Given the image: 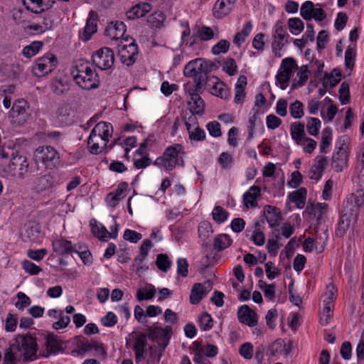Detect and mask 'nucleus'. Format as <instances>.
Listing matches in <instances>:
<instances>
[{"label":"nucleus","instance_id":"nucleus-55","mask_svg":"<svg viewBox=\"0 0 364 364\" xmlns=\"http://www.w3.org/2000/svg\"><path fill=\"white\" fill-rule=\"evenodd\" d=\"M78 355H85L87 352L92 350L91 342L85 338H79L76 342Z\"/></svg>","mask_w":364,"mask_h":364},{"label":"nucleus","instance_id":"nucleus-58","mask_svg":"<svg viewBox=\"0 0 364 364\" xmlns=\"http://www.w3.org/2000/svg\"><path fill=\"white\" fill-rule=\"evenodd\" d=\"M253 352V345L249 342L242 344L239 349L240 354L246 360H250L252 358Z\"/></svg>","mask_w":364,"mask_h":364},{"label":"nucleus","instance_id":"nucleus-29","mask_svg":"<svg viewBox=\"0 0 364 364\" xmlns=\"http://www.w3.org/2000/svg\"><path fill=\"white\" fill-rule=\"evenodd\" d=\"M210 84V86L212 85V93L215 96L222 99H226L229 96V91L226 85L218 77L212 76Z\"/></svg>","mask_w":364,"mask_h":364},{"label":"nucleus","instance_id":"nucleus-41","mask_svg":"<svg viewBox=\"0 0 364 364\" xmlns=\"http://www.w3.org/2000/svg\"><path fill=\"white\" fill-rule=\"evenodd\" d=\"M212 225L208 221H202L198 227L199 237L205 241L213 233Z\"/></svg>","mask_w":364,"mask_h":364},{"label":"nucleus","instance_id":"nucleus-51","mask_svg":"<svg viewBox=\"0 0 364 364\" xmlns=\"http://www.w3.org/2000/svg\"><path fill=\"white\" fill-rule=\"evenodd\" d=\"M356 53L353 48L348 47L345 53V65L347 69L352 70L355 65Z\"/></svg>","mask_w":364,"mask_h":364},{"label":"nucleus","instance_id":"nucleus-64","mask_svg":"<svg viewBox=\"0 0 364 364\" xmlns=\"http://www.w3.org/2000/svg\"><path fill=\"white\" fill-rule=\"evenodd\" d=\"M22 267L31 275H36L42 270L40 267L29 260L23 261Z\"/></svg>","mask_w":364,"mask_h":364},{"label":"nucleus","instance_id":"nucleus-36","mask_svg":"<svg viewBox=\"0 0 364 364\" xmlns=\"http://www.w3.org/2000/svg\"><path fill=\"white\" fill-rule=\"evenodd\" d=\"M232 240L228 235L220 234L214 239V248L218 252H220L228 247L232 244Z\"/></svg>","mask_w":364,"mask_h":364},{"label":"nucleus","instance_id":"nucleus-48","mask_svg":"<svg viewBox=\"0 0 364 364\" xmlns=\"http://www.w3.org/2000/svg\"><path fill=\"white\" fill-rule=\"evenodd\" d=\"M198 323L201 330L208 331L213 327V321L209 314L204 312L198 318Z\"/></svg>","mask_w":364,"mask_h":364},{"label":"nucleus","instance_id":"nucleus-59","mask_svg":"<svg viewBox=\"0 0 364 364\" xmlns=\"http://www.w3.org/2000/svg\"><path fill=\"white\" fill-rule=\"evenodd\" d=\"M310 74L311 71L309 70L308 65H301L299 68V72L297 73V75L299 77V80L296 83L297 85L299 87L303 86L304 83L307 81Z\"/></svg>","mask_w":364,"mask_h":364},{"label":"nucleus","instance_id":"nucleus-11","mask_svg":"<svg viewBox=\"0 0 364 364\" xmlns=\"http://www.w3.org/2000/svg\"><path fill=\"white\" fill-rule=\"evenodd\" d=\"M358 217V212L356 209L348 207V205L345 206L338 223L336 235L339 237H343L346 231L348 230L351 221H356Z\"/></svg>","mask_w":364,"mask_h":364},{"label":"nucleus","instance_id":"nucleus-61","mask_svg":"<svg viewBox=\"0 0 364 364\" xmlns=\"http://www.w3.org/2000/svg\"><path fill=\"white\" fill-rule=\"evenodd\" d=\"M17 323V315L11 313L8 314L5 321V330L7 332H14L16 328Z\"/></svg>","mask_w":364,"mask_h":364},{"label":"nucleus","instance_id":"nucleus-42","mask_svg":"<svg viewBox=\"0 0 364 364\" xmlns=\"http://www.w3.org/2000/svg\"><path fill=\"white\" fill-rule=\"evenodd\" d=\"M156 294L155 287L149 285V288L139 289L136 292V299L139 301L151 299Z\"/></svg>","mask_w":364,"mask_h":364},{"label":"nucleus","instance_id":"nucleus-13","mask_svg":"<svg viewBox=\"0 0 364 364\" xmlns=\"http://www.w3.org/2000/svg\"><path fill=\"white\" fill-rule=\"evenodd\" d=\"M57 58L50 53L46 54L36 60L34 68V74L38 76H43L51 73L57 66Z\"/></svg>","mask_w":364,"mask_h":364},{"label":"nucleus","instance_id":"nucleus-47","mask_svg":"<svg viewBox=\"0 0 364 364\" xmlns=\"http://www.w3.org/2000/svg\"><path fill=\"white\" fill-rule=\"evenodd\" d=\"M156 264L160 270L166 272L171 268V262L166 255L159 254L157 255Z\"/></svg>","mask_w":364,"mask_h":364},{"label":"nucleus","instance_id":"nucleus-32","mask_svg":"<svg viewBox=\"0 0 364 364\" xmlns=\"http://www.w3.org/2000/svg\"><path fill=\"white\" fill-rule=\"evenodd\" d=\"M290 132L292 139L296 144H300L305 139L304 124L299 122H294L291 125Z\"/></svg>","mask_w":364,"mask_h":364},{"label":"nucleus","instance_id":"nucleus-54","mask_svg":"<svg viewBox=\"0 0 364 364\" xmlns=\"http://www.w3.org/2000/svg\"><path fill=\"white\" fill-rule=\"evenodd\" d=\"M314 6V4L311 1H306L301 5L300 14L304 19L306 21L311 20Z\"/></svg>","mask_w":364,"mask_h":364},{"label":"nucleus","instance_id":"nucleus-43","mask_svg":"<svg viewBox=\"0 0 364 364\" xmlns=\"http://www.w3.org/2000/svg\"><path fill=\"white\" fill-rule=\"evenodd\" d=\"M333 307L334 304H332V302H326V304H324L322 316L320 318V323L322 326H326L329 323L333 316Z\"/></svg>","mask_w":364,"mask_h":364},{"label":"nucleus","instance_id":"nucleus-23","mask_svg":"<svg viewBox=\"0 0 364 364\" xmlns=\"http://www.w3.org/2000/svg\"><path fill=\"white\" fill-rule=\"evenodd\" d=\"M237 317L240 323L248 325L250 327L255 326L257 323L256 313L247 305H242L239 309Z\"/></svg>","mask_w":364,"mask_h":364},{"label":"nucleus","instance_id":"nucleus-8","mask_svg":"<svg viewBox=\"0 0 364 364\" xmlns=\"http://www.w3.org/2000/svg\"><path fill=\"white\" fill-rule=\"evenodd\" d=\"M58 159V151L52 146H39L34 152L36 164L42 163L46 168H52Z\"/></svg>","mask_w":364,"mask_h":364},{"label":"nucleus","instance_id":"nucleus-45","mask_svg":"<svg viewBox=\"0 0 364 364\" xmlns=\"http://www.w3.org/2000/svg\"><path fill=\"white\" fill-rule=\"evenodd\" d=\"M215 33L213 31V29L207 26H201L196 36V37H198L200 38L202 41H208L213 38H214Z\"/></svg>","mask_w":364,"mask_h":364},{"label":"nucleus","instance_id":"nucleus-17","mask_svg":"<svg viewBox=\"0 0 364 364\" xmlns=\"http://www.w3.org/2000/svg\"><path fill=\"white\" fill-rule=\"evenodd\" d=\"M212 289V284L210 281H207L203 284L196 283L192 287L190 302L192 304H198L203 296L206 295Z\"/></svg>","mask_w":364,"mask_h":364},{"label":"nucleus","instance_id":"nucleus-40","mask_svg":"<svg viewBox=\"0 0 364 364\" xmlns=\"http://www.w3.org/2000/svg\"><path fill=\"white\" fill-rule=\"evenodd\" d=\"M43 46V43L41 41H33L30 45L23 48L22 51L23 55L25 57L30 58L36 55L42 48Z\"/></svg>","mask_w":364,"mask_h":364},{"label":"nucleus","instance_id":"nucleus-21","mask_svg":"<svg viewBox=\"0 0 364 364\" xmlns=\"http://www.w3.org/2000/svg\"><path fill=\"white\" fill-rule=\"evenodd\" d=\"M46 349L42 353V356L48 358L51 354H56L63 350L62 342L54 334H48L46 338Z\"/></svg>","mask_w":364,"mask_h":364},{"label":"nucleus","instance_id":"nucleus-1","mask_svg":"<svg viewBox=\"0 0 364 364\" xmlns=\"http://www.w3.org/2000/svg\"><path fill=\"white\" fill-rule=\"evenodd\" d=\"M37 342L31 334H18L15 337L9 347L6 350L4 364H16L22 359L25 361L37 358Z\"/></svg>","mask_w":364,"mask_h":364},{"label":"nucleus","instance_id":"nucleus-26","mask_svg":"<svg viewBox=\"0 0 364 364\" xmlns=\"http://www.w3.org/2000/svg\"><path fill=\"white\" fill-rule=\"evenodd\" d=\"M264 215L266 220L271 228L279 226L282 220V216L279 208L271 205H266L264 208Z\"/></svg>","mask_w":364,"mask_h":364},{"label":"nucleus","instance_id":"nucleus-37","mask_svg":"<svg viewBox=\"0 0 364 364\" xmlns=\"http://www.w3.org/2000/svg\"><path fill=\"white\" fill-rule=\"evenodd\" d=\"M273 33L274 39L281 40L282 41H289V35L287 33V28L282 21H279L274 25Z\"/></svg>","mask_w":364,"mask_h":364},{"label":"nucleus","instance_id":"nucleus-30","mask_svg":"<svg viewBox=\"0 0 364 364\" xmlns=\"http://www.w3.org/2000/svg\"><path fill=\"white\" fill-rule=\"evenodd\" d=\"M306 193L307 191L305 188H300L290 193L289 199L294 203L298 208L301 209L305 205Z\"/></svg>","mask_w":364,"mask_h":364},{"label":"nucleus","instance_id":"nucleus-6","mask_svg":"<svg viewBox=\"0 0 364 364\" xmlns=\"http://www.w3.org/2000/svg\"><path fill=\"white\" fill-rule=\"evenodd\" d=\"M28 159L26 156L19 154L18 151L4 168V171L11 176L23 178L28 173Z\"/></svg>","mask_w":364,"mask_h":364},{"label":"nucleus","instance_id":"nucleus-20","mask_svg":"<svg viewBox=\"0 0 364 364\" xmlns=\"http://www.w3.org/2000/svg\"><path fill=\"white\" fill-rule=\"evenodd\" d=\"M147 345L146 335L144 333H139L134 338L132 348L136 363L141 362L144 358Z\"/></svg>","mask_w":364,"mask_h":364},{"label":"nucleus","instance_id":"nucleus-10","mask_svg":"<svg viewBox=\"0 0 364 364\" xmlns=\"http://www.w3.org/2000/svg\"><path fill=\"white\" fill-rule=\"evenodd\" d=\"M92 60L95 65L101 70H108L114 64V54L112 49L104 47L92 55Z\"/></svg>","mask_w":364,"mask_h":364},{"label":"nucleus","instance_id":"nucleus-38","mask_svg":"<svg viewBox=\"0 0 364 364\" xmlns=\"http://www.w3.org/2000/svg\"><path fill=\"white\" fill-rule=\"evenodd\" d=\"M332 141V129L330 127L325 128L321 133V141L320 144V151L326 154V149L329 146Z\"/></svg>","mask_w":364,"mask_h":364},{"label":"nucleus","instance_id":"nucleus-57","mask_svg":"<svg viewBox=\"0 0 364 364\" xmlns=\"http://www.w3.org/2000/svg\"><path fill=\"white\" fill-rule=\"evenodd\" d=\"M339 100L342 105H347L350 102L349 85L343 82L339 88Z\"/></svg>","mask_w":364,"mask_h":364},{"label":"nucleus","instance_id":"nucleus-56","mask_svg":"<svg viewBox=\"0 0 364 364\" xmlns=\"http://www.w3.org/2000/svg\"><path fill=\"white\" fill-rule=\"evenodd\" d=\"M297 67L296 62L293 58H286L282 60L280 68L284 73L291 75L292 71Z\"/></svg>","mask_w":364,"mask_h":364},{"label":"nucleus","instance_id":"nucleus-27","mask_svg":"<svg viewBox=\"0 0 364 364\" xmlns=\"http://www.w3.org/2000/svg\"><path fill=\"white\" fill-rule=\"evenodd\" d=\"M152 6L150 4L146 2H140L127 11L126 12V16L128 19L141 18L150 12Z\"/></svg>","mask_w":364,"mask_h":364},{"label":"nucleus","instance_id":"nucleus-49","mask_svg":"<svg viewBox=\"0 0 364 364\" xmlns=\"http://www.w3.org/2000/svg\"><path fill=\"white\" fill-rule=\"evenodd\" d=\"M289 112L291 116L294 119H300L304 116V105L299 101L296 100L289 106Z\"/></svg>","mask_w":364,"mask_h":364},{"label":"nucleus","instance_id":"nucleus-7","mask_svg":"<svg viewBox=\"0 0 364 364\" xmlns=\"http://www.w3.org/2000/svg\"><path fill=\"white\" fill-rule=\"evenodd\" d=\"M29 107L26 100H16L13 104L9 115L12 123L18 126L24 124L31 116Z\"/></svg>","mask_w":364,"mask_h":364},{"label":"nucleus","instance_id":"nucleus-44","mask_svg":"<svg viewBox=\"0 0 364 364\" xmlns=\"http://www.w3.org/2000/svg\"><path fill=\"white\" fill-rule=\"evenodd\" d=\"M284 349H286V343L284 340L281 338L277 339L268 347V351L271 357H274L277 354L282 353Z\"/></svg>","mask_w":364,"mask_h":364},{"label":"nucleus","instance_id":"nucleus-33","mask_svg":"<svg viewBox=\"0 0 364 364\" xmlns=\"http://www.w3.org/2000/svg\"><path fill=\"white\" fill-rule=\"evenodd\" d=\"M260 196V188L257 186H252L250 189L243 195V200L245 205L248 207H255L257 203L255 199Z\"/></svg>","mask_w":364,"mask_h":364},{"label":"nucleus","instance_id":"nucleus-39","mask_svg":"<svg viewBox=\"0 0 364 364\" xmlns=\"http://www.w3.org/2000/svg\"><path fill=\"white\" fill-rule=\"evenodd\" d=\"M229 213L223 207L216 205L212 212L213 220L218 224L224 223L228 218Z\"/></svg>","mask_w":364,"mask_h":364},{"label":"nucleus","instance_id":"nucleus-50","mask_svg":"<svg viewBox=\"0 0 364 364\" xmlns=\"http://www.w3.org/2000/svg\"><path fill=\"white\" fill-rule=\"evenodd\" d=\"M230 46V43L228 41L222 39L212 47L211 52L215 55L220 53H226L229 50Z\"/></svg>","mask_w":364,"mask_h":364},{"label":"nucleus","instance_id":"nucleus-16","mask_svg":"<svg viewBox=\"0 0 364 364\" xmlns=\"http://www.w3.org/2000/svg\"><path fill=\"white\" fill-rule=\"evenodd\" d=\"M52 246L53 251L56 254L63 257L77 252V245H73L71 241L63 237L54 240L52 242Z\"/></svg>","mask_w":364,"mask_h":364},{"label":"nucleus","instance_id":"nucleus-14","mask_svg":"<svg viewBox=\"0 0 364 364\" xmlns=\"http://www.w3.org/2000/svg\"><path fill=\"white\" fill-rule=\"evenodd\" d=\"M355 183L358 186L355 193H351L343 203V208L348 206L356 209L359 213L358 210L360 207L364 205V174L363 181H355Z\"/></svg>","mask_w":364,"mask_h":364},{"label":"nucleus","instance_id":"nucleus-18","mask_svg":"<svg viewBox=\"0 0 364 364\" xmlns=\"http://www.w3.org/2000/svg\"><path fill=\"white\" fill-rule=\"evenodd\" d=\"M327 164L328 161L326 156L323 155L316 156L314 164L311 166L309 172L310 179L318 181L322 177Z\"/></svg>","mask_w":364,"mask_h":364},{"label":"nucleus","instance_id":"nucleus-46","mask_svg":"<svg viewBox=\"0 0 364 364\" xmlns=\"http://www.w3.org/2000/svg\"><path fill=\"white\" fill-rule=\"evenodd\" d=\"M230 7L226 6L225 0H217L213 6L215 15L218 18H220L228 14Z\"/></svg>","mask_w":364,"mask_h":364},{"label":"nucleus","instance_id":"nucleus-60","mask_svg":"<svg viewBox=\"0 0 364 364\" xmlns=\"http://www.w3.org/2000/svg\"><path fill=\"white\" fill-rule=\"evenodd\" d=\"M280 237L278 235H274V238H269L267 241V249L271 256H276L280 245L278 244V240Z\"/></svg>","mask_w":364,"mask_h":364},{"label":"nucleus","instance_id":"nucleus-34","mask_svg":"<svg viewBox=\"0 0 364 364\" xmlns=\"http://www.w3.org/2000/svg\"><path fill=\"white\" fill-rule=\"evenodd\" d=\"M70 114V107L68 104H62L58 106L56 110V118L61 125L69 123Z\"/></svg>","mask_w":364,"mask_h":364},{"label":"nucleus","instance_id":"nucleus-25","mask_svg":"<svg viewBox=\"0 0 364 364\" xmlns=\"http://www.w3.org/2000/svg\"><path fill=\"white\" fill-rule=\"evenodd\" d=\"M202 92L196 91V88L193 92L189 91L191 100L188 102L190 111L193 114H202L204 112L205 103L200 96Z\"/></svg>","mask_w":364,"mask_h":364},{"label":"nucleus","instance_id":"nucleus-35","mask_svg":"<svg viewBox=\"0 0 364 364\" xmlns=\"http://www.w3.org/2000/svg\"><path fill=\"white\" fill-rule=\"evenodd\" d=\"M165 19L164 14L161 11H158L148 16L147 23L151 28H160L164 26Z\"/></svg>","mask_w":364,"mask_h":364},{"label":"nucleus","instance_id":"nucleus-9","mask_svg":"<svg viewBox=\"0 0 364 364\" xmlns=\"http://www.w3.org/2000/svg\"><path fill=\"white\" fill-rule=\"evenodd\" d=\"M118 46V55L121 63L127 66L132 65L136 62L139 53L138 46L135 41L132 39V42L128 44H123L121 41Z\"/></svg>","mask_w":364,"mask_h":364},{"label":"nucleus","instance_id":"nucleus-63","mask_svg":"<svg viewBox=\"0 0 364 364\" xmlns=\"http://www.w3.org/2000/svg\"><path fill=\"white\" fill-rule=\"evenodd\" d=\"M92 232L94 235L98 237L101 241H107L109 237V231L103 225H95L92 228Z\"/></svg>","mask_w":364,"mask_h":364},{"label":"nucleus","instance_id":"nucleus-28","mask_svg":"<svg viewBox=\"0 0 364 364\" xmlns=\"http://www.w3.org/2000/svg\"><path fill=\"white\" fill-rule=\"evenodd\" d=\"M108 142L109 141L97 136H95L92 141L90 135L87 140L88 148L92 154H99L104 151L107 152L106 149H109Z\"/></svg>","mask_w":364,"mask_h":364},{"label":"nucleus","instance_id":"nucleus-24","mask_svg":"<svg viewBox=\"0 0 364 364\" xmlns=\"http://www.w3.org/2000/svg\"><path fill=\"white\" fill-rule=\"evenodd\" d=\"M113 127L112 124L106 122H98L90 132V140L92 141L95 136L102 137L107 141L112 136Z\"/></svg>","mask_w":364,"mask_h":364},{"label":"nucleus","instance_id":"nucleus-52","mask_svg":"<svg viewBox=\"0 0 364 364\" xmlns=\"http://www.w3.org/2000/svg\"><path fill=\"white\" fill-rule=\"evenodd\" d=\"M223 70L230 76L235 75L237 73V65L232 58H228L223 63Z\"/></svg>","mask_w":364,"mask_h":364},{"label":"nucleus","instance_id":"nucleus-22","mask_svg":"<svg viewBox=\"0 0 364 364\" xmlns=\"http://www.w3.org/2000/svg\"><path fill=\"white\" fill-rule=\"evenodd\" d=\"M26 9L33 13L39 14L50 9L53 0H22Z\"/></svg>","mask_w":364,"mask_h":364},{"label":"nucleus","instance_id":"nucleus-53","mask_svg":"<svg viewBox=\"0 0 364 364\" xmlns=\"http://www.w3.org/2000/svg\"><path fill=\"white\" fill-rule=\"evenodd\" d=\"M321 127V121L314 117H309L307 119L306 129L309 134L316 136L318 134Z\"/></svg>","mask_w":364,"mask_h":364},{"label":"nucleus","instance_id":"nucleus-12","mask_svg":"<svg viewBox=\"0 0 364 364\" xmlns=\"http://www.w3.org/2000/svg\"><path fill=\"white\" fill-rule=\"evenodd\" d=\"M346 136L341 137L337 143L339 146L338 150L333 154L331 166L336 172L342 171L343 167L347 164L348 154L347 146L346 145Z\"/></svg>","mask_w":364,"mask_h":364},{"label":"nucleus","instance_id":"nucleus-15","mask_svg":"<svg viewBox=\"0 0 364 364\" xmlns=\"http://www.w3.org/2000/svg\"><path fill=\"white\" fill-rule=\"evenodd\" d=\"M127 31V26L123 21H116L109 22L105 28V34L109 37L111 40H119L121 39L122 41H127V38H124V35Z\"/></svg>","mask_w":364,"mask_h":364},{"label":"nucleus","instance_id":"nucleus-5","mask_svg":"<svg viewBox=\"0 0 364 364\" xmlns=\"http://www.w3.org/2000/svg\"><path fill=\"white\" fill-rule=\"evenodd\" d=\"M146 331V338L152 341H157L159 345L161 347V349L159 351L156 356V360L159 362L173 334L172 327L170 325H166L164 328L151 326H148Z\"/></svg>","mask_w":364,"mask_h":364},{"label":"nucleus","instance_id":"nucleus-62","mask_svg":"<svg viewBox=\"0 0 364 364\" xmlns=\"http://www.w3.org/2000/svg\"><path fill=\"white\" fill-rule=\"evenodd\" d=\"M16 296L18 300L15 304V306L19 310H23L25 307L28 306L31 303V299L23 292H18Z\"/></svg>","mask_w":364,"mask_h":364},{"label":"nucleus","instance_id":"nucleus-19","mask_svg":"<svg viewBox=\"0 0 364 364\" xmlns=\"http://www.w3.org/2000/svg\"><path fill=\"white\" fill-rule=\"evenodd\" d=\"M97 14L95 11L90 12V16L87 19L85 26L83 28L82 32L80 33V38L86 42L88 41L92 36L97 31Z\"/></svg>","mask_w":364,"mask_h":364},{"label":"nucleus","instance_id":"nucleus-4","mask_svg":"<svg viewBox=\"0 0 364 364\" xmlns=\"http://www.w3.org/2000/svg\"><path fill=\"white\" fill-rule=\"evenodd\" d=\"M183 73L186 76L193 77L196 91L202 92L210 86V82L213 75H207L203 59L196 58L191 60L185 66Z\"/></svg>","mask_w":364,"mask_h":364},{"label":"nucleus","instance_id":"nucleus-31","mask_svg":"<svg viewBox=\"0 0 364 364\" xmlns=\"http://www.w3.org/2000/svg\"><path fill=\"white\" fill-rule=\"evenodd\" d=\"M54 184L53 176L50 173L38 177L35 183V188L38 192H42L52 188Z\"/></svg>","mask_w":364,"mask_h":364},{"label":"nucleus","instance_id":"nucleus-3","mask_svg":"<svg viewBox=\"0 0 364 364\" xmlns=\"http://www.w3.org/2000/svg\"><path fill=\"white\" fill-rule=\"evenodd\" d=\"M185 151L183 146L181 144H173L168 146L163 154L153 162V164L163 167L166 171L173 170L177 165L184 166L183 156Z\"/></svg>","mask_w":364,"mask_h":364},{"label":"nucleus","instance_id":"nucleus-2","mask_svg":"<svg viewBox=\"0 0 364 364\" xmlns=\"http://www.w3.org/2000/svg\"><path fill=\"white\" fill-rule=\"evenodd\" d=\"M75 82L82 89L92 90L100 85V77L96 70L88 62L78 60L71 70Z\"/></svg>","mask_w":364,"mask_h":364}]
</instances>
